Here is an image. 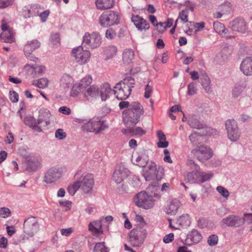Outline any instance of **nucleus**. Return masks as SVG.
<instances>
[{"label": "nucleus", "mask_w": 252, "mask_h": 252, "mask_svg": "<svg viewBox=\"0 0 252 252\" xmlns=\"http://www.w3.org/2000/svg\"><path fill=\"white\" fill-rule=\"evenodd\" d=\"M159 171H157V165L155 162H151L145 169L143 173V176L146 181H150L154 177H156L157 180H159L161 179V176H158L156 174L158 173Z\"/></svg>", "instance_id": "obj_17"}, {"label": "nucleus", "mask_w": 252, "mask_h": 252, "mask_svg": "<svg viewBox=\"0 0 252 252\" xmlns=\"http://www.w3.org/2000/svg\"><path fill=\"white\" fill-rule=\"evenodd\" d=\"M101 42V36L97 32L92 33L86 32L83 36V44L92 49L98 47Z\"/></svg>", "instance_id": "obj_11"}, {"label": "nucleus", "mask_w": 252, "mask_h": 252, "mask_svg": "<svg viewBox=\"0 0 252 252\" xmlns=\"http://www.w3.org/2000/svg\"><path fill=\"white\" fill-rule=\"evenodd\" d=\"M49 81L47 78H41L32 81V85L39 89H45L49 85Z\"/></svg>", "instance_id": "obj_36"}, {"label": "nucleus", "mask_w": 252, "mask_h": 252, "mask_svg": "<svg viewBox=\"0 0 252 252\" xmlns=\"http://www.w3.org/2000/svg\"><path fill=\"white\" fill-rule=\"evenodd\" d=\"M207 242L210 246H215L218 242V236L215 234L210 235L208 238Z\"/></svg>", "instance_id": "obj_55"}, {"label": "nucleus", "mask_w": 252, "mask_h": 252, "mask_svg": "<svg viewBox=\"0 0 252 252\" xmlns=\"http://www.w3.org/2000/svg\"><path fill=\"white\" fill-rule=\"evenodd\" d=\"M120 16L117 12L112 10L103 12L99 17V23L103 27L106 28L118 25L120 23Z\"/></svg>", "instance_id": "obj_5"}, {"label": "nucleus", "mask_w": 252, "mask_h": 252, "mask_svg": "<svg viewBox=\"0 0 252 252\" xmlns=\"http://www.w3.org/2000/svg\"><path fill=\"white\" fill-rule=\"evenodd\" d=\"M197 89L196 84L194 82H191L188 86V94L189 95H193L197 94Z\"/></svg>", "instance_id": "obj_47"}, {"label": "nucleus", "mask_w": 252, "mask_h": 252, "mask_svg": "<svg viewBox=\"0 0 252 252\" xmlns=\"http://www.w3.org/2000/svg\"><path fill=\"white\" fill-rule=\"evenodd\" d=\"M23 227L24 232L28 235H30L32 233V224L31 220L30 219H28L25 220Z\"/></svg>", "instance_id": "obj_50"}, {"label": "nucleus", "mask_w": 252, "mask_h": 252, "mask_svg": "<svg viewBox=\"0 0 252 252\" xmlns=\"http://www.w3.org/2000/svg\"><path fill=\"white\" fill-rule=\"evenodd\" d=\"M187 165L193 171H198L200 169L199 166L192 159L188 160Z\"/></svg>", "instance_id": "obj_58"}, {"label": "nucleus", "mask_w": 252, "mask_h": 252, "mask_svg": "<svg viewBox=\"0 0 252 252\" xmlns=\"http://www.w3.org/2000/svg\"><path fill=\"white\" fill-rule=\"evenodd\" d=\"M14 0H0V8H4L13 4Z\"/></svg>", "instance_id": "obj_62"}, {"label": "nucleus", "mask_w": 252, "mask_h": 252, "mask_svg": "<svg viewBox=\"0 0 252 252\" xmlns=\"http://www.w3.org/2000/svg\"><path fill=\"white\" fill-rule=\"evenodd\" d=\"M97 9L101 10L112 8L114 5V0H96L95 1Z\"/></svg>", "instance_id": "obj_26"}, {"label": "nucleus", "mask_w": 252, "mask_h": 252, "mask_svg": "<svg viewBox=\"0 0 252 252\" xmlns=\"http://www.w3.org/2000/svg\"><path fill=\"white\" fill-rule=\"evenodd\" d=\"M131 19V21L138 30L142 31L149 29V24L141 17L138 15H132Z\"/></svg>", "instance_id": "obj_23"}, {"label": "nucleus", "mask_w": 252, "mask_h": 252, "mask_svg": "<svg viewBox=\"0 0 252 252\" xmlns=\"http://www.w3.org/2000/svg\"><path fill=\"white\" fill-rule=\"evenodd\" d=\"M180 202L177 199H173L170 200L165 208V212L166 214L171 215H175L179 207H180Z\"/></svg>", "instance_id": "obj_24"}, {"label": "nucleus", "mask_w": 252, "mask_h": 252, "mask_svg": "<svg viewBox=\"0 0 252 252\" xmlns=\"http://www.w3.org/2000/svg\"><path fill=\"white\" fill-rule=\"evenodd\" d=\"M135 125H131L129 126H126L128 131L132 135H142L145 133V131L140 127H134Z\"/></svg>", "instance_id": "obj_38"}, {"label": "nucleus", "mask_w": 252, "mask_h": 252, "mask_svg": "<svg viewBox=\"0 0 252 252\" xmlns=\"http://www.w3.org/2000/svg\"><path fill=\"white\" fill-rule=\"evenodd\" d=\"M134 202L138 207L148 209L154 206L155 200L152 195L144 191L136 194Z\"/></svg>", "instance_id": "obj_6"}, {"label": "nucleus", "mask_w": 252, "mask_h": 252, "mask_svg": "<svg viewBox=\"0 0 252 252\" xmlns=\"http://www.w3.org/2000/svg\"><path fill=\"white\" fill-rule=\"evenodd\" d=\"M214 28L217 32L220 34H222L224 32L227 31V29L225 28L224 25L219 22H214Z\"/></svg>", "instance_id": "obj_45"}, {"label": "nucleus", "mask_w": 252, "mask_h": 252, "mask_svg": "<svg viewBox=\"0 0 252 252\" xmlns=\"http://www.w3.org/2000/svg\"><path fill=\"white\" fill-rule=\"evenodd\" d=\"M241 71L246 75H252V57L244 59L240 67Z\"/></svg>", "instance_id": "obj_22"}, {"label": "nucleus", "mask_w": 252, "mask_h": 252, "mask_svg": "<svg viewBox=\"0 0 252 252\" xmlns=\"http://www.w3.org/2000/svg\"><path fill=\"white\" fill-rule=\"evenodd\" d=\"M116 32L112 28L107 29L105 32V36L109 39L114 38L116 36Z\"/></svg>", "instance_id": "obj_60"}, {"label": "nucleus", "mask_w": 252, "mask_h": 252, "mask_svg": "<svg viewBox=\"0 0 252 252\" xmlns=\"http://www.w3.org/2000/svg\"><path fill=\"white\" fill-rule=\"evenodd\" d=\"M83 91H84V90L80 88L79 85H78L76 82L74 84L72 87L70 95L71 97H76L81 92Z\"/></svg>", "instance_id": "obj_42"}, {"label": "nucleus", "mask_w": 252, "mask_h": 252, "mask_svg": "<svg viewBox=\"0 0 252 252\" xmlns=\"http://www.w3.org/2000/svg\"><path fill=\"white\" fill-rule=\"evenodd\" d=\"M112 93V90L107 83L104 84L100 88L96 85H93L85 90L84 96L87 99H97L100 96L102 101H105Z\"/></svg>", "instance_id": "obj_2"}, {"label": "nucleus", "mask_w": 252, "mask_h": 252, "mask_svg": "<svg viewBox=\"0 0 252 252\" xmlns=\"http://www.w3.org/2000/svg\"><path fill=\"white\" fill-rule=\"evenodd\" d=\"M200 172L192 171L189 172L185 177L186 180L191 184H200Z\"/></svg>", "instance_id": "obj_30"}, {"label": "nucleus", "mask_w": 252, "mask_h": 252, "mask_svg": "<svg viewBox=\"0 0 252 252\" xmlns=\"http://www.w3.org/2000/svg\"><path fill=\"white\" fill-rule=\"evenodd\" d=\"M11 213L10 210L5 207L0 208V216L4 218L8 217Z\"/></svg>", "instance_id": "obj_61"}, {"label": "nucleus", "mask_w": 252, "mask_h": 252, "mask_svg": "<svg viewBox=\"0 0 252 252\" xmlns=\"http://www.w3.org/2000/svg\"><path fill=\"white\" fill-rule=\"evenodd\" d=\"M192 153L201 162H204L213 156V152L207 146L201 145L192 151Z\"/></svg>", "instance_id": "obj_12"}, {"label": "nucleus", "mask_w": 252, "mask_h": 252, "mask_svg": "<svg viewBox=\"0 0 252 252\" xmlns=\"http://www.w3.org/2000/svg\"><path fill=\"white\" fill-rule=\"evenodd\" d=\"M32 8V6L29 5L28 6H26L23 9V15L24 17L26 18H30L31 17V9Z\"/></svg>", "instance_id": "obj_63"}, {"label": "nucleus", "mask_w": 252, "mask_h": 252, "mask_svg": "<svg viewBox=\"0 0 252 252\" xmlns=\"http://www.w3.org/2000/svg\"><path fill=\"white\" fill-rule=\"evenodd\" d=\"M216 189L223 197L226 199L228 198L229 192L225 188L222 186H218L217 187Z\"/></svg>", "instance_id": "obj_53"}, {"label": "nucleus", "mask_w": 252, "mask_h": 252, "mask_svg": "<svg viewBox=\"0 0 252 252\" xmlns=\"http://www.w3.org/2000/svg\"><path fill=\"white\" fill-rule=\"evenodd\" d=\"M228 138L232 142L237 141L240 138L241 132L236 121L227 120L225 123Z\"/></svg>", "instance_id": "obj_8"}, {"label": "nucleus", "mask_w": 252, "mask_h": 252, "mask_svg": "<svg viewBox=\"0 0 252 252\" xmlns=\"http://www.w3.org/2000/svg\"><path fill=\"white\" fill-rule=\"evenodd\" d=\"M246 87V84L245 82H240L235 85L232 89L231 94L232 97L236 98L239 97Z\"/></svg>", "instance_id": "obj_27"}, {"label": "nucleus", "mask_w": 252, "mask_h": 252, "mask_svg": "<svg viewBox=\"0 0 252 252\" xmlns=\"http://www.w3.org/2000/svg\"><path fill=\"white\" fill-rule=\"evenodd\" d=\"M23 164L28 171L32 170V157L29 155H23Z\"/></svg>", "instance_id": "obj_40"}, {"label": "nucleus", "mask_w": 252, "mask_h": 252, "mask_svg": "<svg viewBox=\"0 0 252 252\" xmlns=\"http://www.w3.org/2000/svg\"><path fill=\"white\" fill-rule=\"evenodd\" d=\"M230 54V51L229 50L228 47L223 48L220 55L216 58L217 62L220 64L222 63L228 59V58Z\"/></svg>", "instance_id": "obj_32"}, {"label": "nucleus", "mask_w": 252, "mask_h": 252, "mask_svg": "<svg viewBox=\"0 0 252 252\" xmlns=\"http://www.w3.org/2000/svg\"><path fill=\"white\" fill-rule=\"evenodd\" d=\"M190 219L187 214L181 216L177 220V223L183 227H186L190 224Z\"/></svg>", "instance_id": "obj_35"}, {"label": "nucleus", "mask_w": 252, "mask_h": 252, "mask_svg": "<svg viewBox=\"0 0 252 252\" xmlns=\"http://www.w3.org/2000/svg\"><path fill=\"white\" fill-rule=\"evenodd\" d=\"M73 82V78L69 75L64 74L61 79V83L62 84L65 85L68 87L69 85Z\"/></svg>", "instance_id": "obj_48"}, {"label": "nucleus", "mask_w": 252, "mask_h": 252, "mask_svg": "<svg viewBox=\"0 0 252 252\" xmlns=\"http://www.w3.org/2000/svg\"><path fill=\"white\" fill-rule=\"evenodd\" d=\"M50 41L54 46H58L60 44V37L57 33L52 34L50 37Z\"/></svg>", "instance_id": "obj_52"}, {"label": "nucleus", "mask_w": 252, "mask_h": 252, "mask_svg": "<svg viewBox=\"0 0 252 252\" xmlns=\"http://www.w3.org/2000/svg\"><path fill=\"white\" fill-rule=\"evenodd\" d=\"M244 218H242L236 215H229L224 218L221 221V225H225L229 227H239L244 224L245 218L247 217H251L252 220V214L245 213L244 215Z\"/></svg>", "instance_id": "obj_10"}, {"label": "nucleus", "mask_w": 252, "mask_h": 252, "mask_svg": "<svg viewBox=\"0 0 252 252\" xmlns=\"http://www.w3.org/2000/svg\"><path fill=\"white\" fill-rule=\"evenodd\" d=\"M217 10L220 11V12H221V13H222L223 15L229 14L231 10L230 3L229 2L223 3L218 7Z\"/></svg>", "instance_id": "obj_39"}, {"label": "nucleus", "mask_w": 252, "mask_h": 252, "mask_svg": "<svg viewBox=\"0 0 252 252\" xmlns=\"http://www.w3.org/2000/svg\"><path fill=\"white\" fill-rule=\"evenodd\" d=\"M73 231V229L72 227L67 228H62L60 230L61 234L63 236H69Z\"/></svg>", "instance_id": "obj_64"}, {"label": "nucleus", "mask_w": 252, "mask_h": 252, "mask_svg": "<svg viewBox=\"0 0 252 252\" xmlns=\"http://www.w3.org/2000/svg\"><path fill=\"white\" fill-rule=\"evenodd\" d=\"M71 56L80 64H84L88 63L91 57V54L87 50H84L82 46H79L72 49Z\"/></svg>", "instance_id": "obj_9"}, {"label": "nucleus", "mask_w": 252, "mask_h": 252, "mask_svg": "<svg viewBox=\"0 0 252 252\" xmlns=\"http://www.w3.org/2000/svg\"><path fill=\"white\" fill-rule=\"evenodd\" d=\"M93 81V78L90 75H87L85 77L80 80L77 83L79 85L81 88L84 91L88 89L90 87Z\"/></svg>", "instance_id": "obj_33"}, {"label": "nucleus", "mask_w": 252, "mask_h": 252, "mask_svg": "<svg viewBox=\"0 0 252 252\" xmlns=\"http://www.w3.org/2000/svg\"><path fill=\"white\" fill-rule=\"evenodd\" d=\"M229 27L233 31L242 34L247 33L248 26L243 18H237L229 23Z\"/></svg>", "instance_id": "obj_16"}, {"label": "nucleus", "mask_w": 252, "mask_h": 252, "mask_svg": "<svg viewBox=\"0 0 252 252\" xmlns=\"http://www.w3.org/2000/svg\"><path fill=\"white\" fill-rule=\"evenodd\" d=\"M134 52L130 48H126L124 50L123 53V61L124 63L129 64L132 63L134 58Z\"/></svg>", "instance_id": "obj_31"}, {"label": "nucleus", "mask_w": 252, "mask_h": 252, "mask_svg": "<svg viewBox=\"0 0 252 252\" xmlns=\"http://www.w3.org/2000/svg\"><path fill=\"white\" fill-rule=\"evenodd\" d=\"M196 116H192L188 121L189 125L192 128L201 129H206L207 135H213L216 136L218 135V132L215 129L208 127L203 123L200 122Z\"/></svg>", "instance_id": "obj_13"}, {"label": "nucleus", "mask_w": 252, "mask_h": 252, "mask_svg": "<svg viewBox=\"0 0 252 252\" xmlns=\"http://www.w3.org/2000/svg\"><path fill=\"white\" fill-rule=\"evenodd\" d=\"M46 67L37 57H32V77L40 76L45 73Z\"/></svg>", "instance_id": "obj_21"}, {"label": "nucleus", "mask_w": 252, "mask_h": 252, "mask_svg": "<svg viewBox=\"0 0 252 252\" xmlns=\"http://www.w3.org/2000/svg\"><path fill=\"white\" fill-rule=\"evenodd\" d=\"M147 232L142 227H137L133 229L129 233V241L133 247H140L146 237Z\"/></svg>", "instance_id": "obj_7"}, {"label": "nucleus", "mask_w": 252, "mask_h": 252, "mask_svg": "<svg viewBox=\"0 0 252 252\" xmlns=\"http://www.w3.org/2000/svg\"><path fill=\"white\" fill-rule=\"evenodd\" d=\"M1 23V28L2 32L0 35L1 40L5 43H12L14 42L15 39L12 30L7 25L4 19L2 20Z\"/></svg>", "instance_id": "obj_15"}, {"label": "nucleus", "mask_w": 252, "mask_h": 252, "mask_svg": "<svg viewBox=\"0 0 252 252\" xmlns=\"http://www.w3.org/2000/svg\"><path fill=\"white\" fill-rule=\"evenodd\" d=\"M149 161V157L145 154L138 155L135 159L136 164L140 167H145Z\"/></svg>", "instance_id": "obj_34"}, {"label": "nucleus", "mask_w": 252, "mask_h": 252, "mask_svg": "<svg viewBox=\"0 0 252 252\" xmlns=\"http://www.w3.org/2000/svg\"><path fill=\"white\" fill-rule=\"evenodd\" d=\"M81 189L85 193L90 192L94 185V177L91 174H87L83 179L82 181H80Z\"/></svg>", "instance_id": "obj_19"}, {"label": "nucleus", "mask_w": 252, "mask_h": 252, "mask_svg": "<svg viewBox=\"0 0 252 252\" xmlns=\"http://www.w3.org/2000/svg\"><path fill=\"white\" fill-rule=\"evenodd\" d=\"M39 116L41 117L40 118H39L37 121L38 124H41L43 121L44 118H47V119L49 118L51 114L49 110L47 109H41L39 111Z\"/></svg>", "instance_id": "obj_43"}, {"label": "nucleus", "mask_w": 252, "mask_h": 252, "mask_svg": "<svg viewBox=\"0 0 252 252\" xmlns=\"http://www.w3.org/2000/svg\"><path fill=\"white\" fill-rule=\"evenodd\" d=\"M189 12L187 9L182 10L179 12L178 19H180L184 23L188 22Z\"/></svg>", "instance_id": "obj_51"}, {"label": "nucleus", "mask_w": 252, "mask_h": 252, "mask_svg": "<svg viewBox=\"0 0 252 252\" xmlns=\"http://www.w3.org/2000/svg\"><path fill=\"white\" fill-rule=\"evenodd\" d=\"M43 220L38 217H32V234L36 233L42 226Z\"/></svg>", "instance_id": "obj_37"}, {"label": "nucleus", "mask_w": 252, "mask_h": 252, "mask_svg": "<svg viewBox=\"0 0 252 252\" xmlns=\"http://www.w3.org/2000/svg\"><path fill=\"white\" fill-rule=\"evenodd\" d=\"M201 138V135H199L198 133L196 132L192 133L189 136V140H190V142L193 145L197 144L199 142Z\"/></svg>", "instance_id": "obj_46"}, {"label": "nucleus", "mask_w": 252, "mask_h": 252, "mask_svg": "<svg viewBox=\"0 0 252 252\" xmlns=\"http://www.w3.org/2000/svg\"><path fill=\"white\" fill-rule=\"evenodd\" d=\"M77 122L79 124H83L81 129L84 132H93L95 134H99L108 127V126L103 121L98 118H94L86 120L79 119Z\"/></svg>", "instance_id": "obj_4"}, {"label": "nucleus", "mask_w": 252, "mask_h": 252, "mask_svg": "<svg viewBox=\"0 0 252 252\" xmlns=\"http://www.w3.org/2000/svg\"><path fill=\"white\" fill-rule=\"evenodd\" d=\"M135 85L134 79L128 76L117 83L113 90L116 98L119 100H125L131 94L132 88Z\"/></svg>", "instance_id": "obj_3"}, {"label": "nucleus", "mask_w": 252, "mask_h": 252, "mask_svg": "<svg viewBox=\"0 0 252 252\" xmlns=\"http://www.w3.org/2000/svg\"><path fill=\"white\" fill-rule=\"evenodd\" d=\"M143 113L144 110L140 103L136 101L132 102L128 108L123 112V122L126 126H128L135 125Z\"/></svg>", "instance_id": "obj_1"}, {"label": "nucleus", "mask_w": 252, "mask_h": 252, "mask_svg": "<svg viewBox=\"0 0 252 252\" xmlns=\"http://www.w3.org/2000/svg\"><path fill=\"white\" fill-rule=\"evenodd\" d=\"M102 220H95L90 222L89 224V230L96 236H99L103 233L102 229Z\"/></svg>", "instance_id": "obj_25"}, {"label": "nucleus", "mask_w": 252, "mask_h": 252, "mask_svg": "<svg viewBox=\"0 0 252 252\" xmlns=\"http://www.w3.org/2000/svg\"><path fill=\"white\" fill-rule=\"evenodd\" d=\"M128 170L123 165L117 166L112 175V179L116 184H120L128 175Z\"/></svg>", "instance_id": "obj_18"}, {"label": "nucleus", "mask_w": 252, "mask_h": 252, "mask_svg": "<svg viewBox=\"0 0 252 252\" xmlns=\"http://www.w3.org/2000/svg\"><path fill=\"white\" fill-rule=\"evenodd\" d=\"M62 176L61 169L59 167H53L45 173L43 181L47 184H51L58 181Z\"/></svg>", "instance_id": "obj_14"}, {"label": "nucleus", "mask_w": 252, "mask_h": 252, "mask_svg": "<svg viewBox=\"0 0 252 252\" xmlns=\"http://www.w3.org/2000/svg\"><path fill=\"white\" fill-rule=\"evenodd\" d=\"M117 52V48L115 46H111L108 47H107L106 49V53L107 54V56L111 58L115 56Z\"/></svg>", "instance_id": "obj_56"}, {"label": "nucleus", "mask_w": 252, "mask_h": 252, "mask_svg": "<svg viewBox=\"0 0 252 252\" xmlns=\"http://www.w3.org/2000/svg\"><path fill=\"white\" fill-rule=\"evenodd\" d=\"M93 252H108V248L105 246L104 242L97 243L94 249Z\"/></svg>", "instance_id": "obj_44"}, {"label": "nucleus", "mask_w": 252, "mask_h": 252, "mask_svg": "<svg viewBox=\"0 0 252 252\" xmlns=\"http://www.w3.org/2000/svg\"><path fill=\"white\" fill-rule=\"evenodd\" d=\"M200 83L207 94H211L213 90L211 86V80L206 74H202L200 77Z\"/></svg>", "instance_id": "obj_29"}, {"label": "nucleus", "mask_w": 252, "mask_h": 252, "mask_svg": "<svg viewBox=\"0 0 252 252\" xmlns=\"http://www.w3.org/2000/svg\"><path fill=\"white\" fill-rule=\"evenodd\" d=\"M80 181L75 182L73 184L69 185L67 188V191L71 195H73L77 190L80 188Z\"/></svg>", "instance_id": "obj_41"}, {"label": "nucleus", "mask_w": 252, "mask_h": 252, "mask_svg": "<svg viewBox=\"0 0 252 252\" xmlns=\"http://www.w3.org/2000/svg\"><path fill=\"white\" fill-rule=\"evenodd\" d=\"M213 177L212 173H205L200 172V183L210 180Z\"/></svg>", "instance_id": "obj_57"}, {"label": "nucleus", "mask_w": 252, "mask_h": 252, "mask_svg": "<svg viewBox=\"0 0 252 252\" xmlns=\"http://www.w3.org/2000/svg\"><path fill=\"white\" fill-rule=\"evenodd\" d=\"M150 82V80H149L145 88L144 97L146 98H149L153 91V87L149 85Z\"/></svg>", "instance_id": "obj_54"}, {"label": "nucleus", "mask_w": 252, "mask_h": 252, "mask_svg": "<svg viewBox=\"0 0 252 252\" xmlns=\"http://www.w3.org/2000/svg\"><path fill=\"white\" fill-rule=\"evenodd\" d=\"M43 159L41 156L35 154L32 155V172H38L43 167Z\"/></svg>", "instance_id": "obj_28"}, {"label": "nucleus", "mask_w": 252, "mask_h": 252, "mask_svg": "<svg viewBox=\"0 0 252 252\" xmlns=\"http://www.w3.org/2000/svg\"><path fill=\"white\" fill-rule=\"evenodd\" d=\"M202 239L201 234L196 229H192L189 232L186 239V243L189 245L196 244Z\"/></svg>", "instance_id": "obj_20"}, {"label": "nucleus", "mask_w": 252, "mask_h": 252, "mask_svg": "<svg viewBox=\"0 0 252 252\" xmlns=\"http://www.w3.org/2000/svg\"><path fill=\"white\" fill-rule=\"evenodd\" d=\"M24 52L26 57L31 59L32 58V42L28 41L25 45Z\"/></svg>", "instance_id": "obj_49"}, {"label": "nucleus", "mask_w": 252, "mask_h": 252, "mask_svg": "<svg viewBox=\"0 0 252 252\" xmlns=\"http://www.w3.org/2000/svg\"><path fill=\"white\" fill-rule=\"evenodd\" d=\"M66 136V133L62 129H58L55 132V137L59 140L64 139Z\"/></svg>", "instance_id": "obj_59"}]
</instances>
